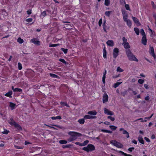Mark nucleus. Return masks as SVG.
Returning <instances> with one entry per match:
<instances>
[{
    "label": "nucleus",
    "mask_w": 156,
    "mask_h": 156,
    "mask_svg": "<svg viewBox=\"0 0 156 156\" xmlns=\"http://www.w3.org/2000/svg\"><path fill=\"white\" fill-rule=\"evenodd\" d=\"M68 134L71 136L70 138L68 139L69 141H72L75 140L77 138V137L82 136L81 133L74 131H70L68 132Z\"/></svg>",
    "instance_id": "f257e3e1"
},
{
    "label": "nucleus",
    "mask_w": 156,
    "mask_h": 156,
    "mask_svg": "<svg viewBox=\"0 0 156 156\" xmlns=\"http://www.w3.org/2000/svg\"><path fill=\"white\" fill-rule=\"evenodd\" d=\"M126 55L129 60L134 61L137 62H138V60L137 59L129 49H128L126 50Z\"/></svg>",
    "instance_id": "f03ea898"
},
{
    "label": "nucleus",
    "mask_w": 156,
    "mask_h": 156,
    "mask_svg": "<svg viewBox=\"0 0 156 156\" xmlns=\"http://www.w3.org/2000/svg\"><path fill=\"white\" fill-rule=\"evenodd\" d=\"M94 146L91 144L88 145L87 147H85L82 148V150L88 152L89 151H91L95 150Z\"/></svg>",
    "instance_id": "7ed1b4c3"
},
{
    "label": "nucleus",
    "mask_w": 156,
    "mask_h": 156,
    "mask_svg": "<svg viewBox=\"0 0 156 156\" xmlns=\"http://www.w3.org/2000/svg\"><path fill=\"white\" fill-rule=\"evenodd\" d=\"M110 143L114 146H116L118 148H122L123 145L120 143L118 142L115 140H111L110 141Z\"/></svg>",
    "instance_id": "20e7f679"
},
{
    "label": "nucleus",
    "mask_w": 156,
    "mask_h": 156,
    "mask_svg": "<svg viewBox=\"0 0 156 156\" xmlns=\"http://www.w3.org/2000/svg\"><path fill=\"white\" fill-rule=\"evenodd\" d=\"M119 52V49L117 48H115L113 50V57L115 59L118 55Z\"/></svg>",
    "instance_id": "39448f33"
},
{
    "label": "nucleus",
    "mask_w": 156,
    "mask_h": 156,
    "mask_svg": "<svg viewBox=\"0 0 156 156\" xmlns=\"http://www.w3.org/2000/svg\"><path fill=\"white\" fill-rule=\"evenodd\" d=\"M149 52L150 54L153 57L154 59L156 58V55L154 54V50L153 47H150Z\"/></svg>",
    "instance_id": "423d86ee"
},
{
    "label": "nucleus",
    "mask_w": 156,
    "mask_h": 156,
    "mask_svg": "<svg viewBox=\"0 0 156 156\" xmlns=\"http://www.w3.org/2000/svg\"><path fill=\"white\" fill-rule=\"evenodd\" d=\"M104 109V113L105 114L110 115H114V113L113 112L109 111L108 109L105 108Z\"/></svg>",
    "instance_id": "0eeeda50"
},
{
    "label": "nucleus",
    "mask_w": 156,
    "mask_h": 156,
    "mask_svg": "<svg viewBox=\"0 0 156 156\" xmlns=\"http://www.w3.org/2000/svg\"><path fill=\"white\" fill-rule=\"evenodd\" d=\"M108 95L106 93L104 94L103 96V98L102 100L103 103H105L106 102H107L108 101Z\"/></svg>",
    "instance_id": "6e6552de"
},
{
    "label": "nucleus",
    "mask_w": 156,
    "mask_h": 156,
    "mask_svg": "<svg viewBox=\"0 0 156 156\" xmlns=\"http://www.w3.org/2000/svg\"><path fill=\"white\" fill-rule=\"evenodd\" d=\"M132 18L134 23L137 25V26H140V24L137 19L135 17L132 16Z\"/></svg>",
    "instance_id": "1a4fd4ad"
},
{
    "label": "nucleus",
    "mask_w": 156,
    "mask_h": 156,
    "mask_svg": "<svg viewBox=\"0 0 156 156\" xmlns=\"http://www.w3.org/2000/svg\"><path fill=\"white\" fill-rule=\"evenodd\" d=\"M31 41L34 44L38 45L40 44V43L39 41L37 40L36 38H33L31 40Z\"/></svg>",
    "instance_id": "9d476101"
},
{
    "label": "nucleus",
    "mask_w": 156,
    "mask_h": 156,
    "mask_svg": "<svg viewBox=\"0 0 156 156\" xmlns=\"http://www.w3.org/2000/svg\"><path fill=\"white\" fill-rule=\"evenodd\" d=\"M119 130L120 131H123V134H126V136L127 138H128L129 137V133L126 130H124L123 128H121L119 129Z\"/></svg>",
    "instance_id": "9b49d317"
},
{
    "label": "nucleus",
    "mask_w": 156,
    "mask_h": 156,
    "mask_svg": "<svg viewBox=\"0 0 156 156\" xmlns=\"http://www.w3.org/2000/svg\"><path fill=\"white\" fill-rule=\"evenodd\" d=\"M14 127L17 129V131H20L22 130V128L21 126L17 123H16V124L15 125Z\"/></svg>",
    "instance_id": "f8f14e48"
},
{
    "label": "nucleus",
    "mask_w": 156,
    "mask_h": 156,
    "mask_svg": "<svg viewBox=\"0 0 156 156\" xmlns=\"http://www.w3.org/2000/svg\"><path fill=\"white\" fill-rule=\"evenodd\" d=\"M138 141H139V142L141 144H144V141L142 137V136L141 135H139V136L138 137Z\"/></svg>",
    "instance_id": "ddd939ff"
},
{
    "label": "nucleus",
    "mask_w": 156,
    "mask_h": 156,
    "mask_svg": "<svg viewBox=\"0 0 156 156\" xmlns=\"http://www.w3.org/2000/svg\"><path fill=\"white\" fill-rule=\"evenodd\" d=\"M106 44L110 46H113L114 45V42L112 40H109L107 41Z\"/></svg>",
    "instance_id": "4468645a"
},
{
    "label": "nucleus",
    "mask_w": 156,
    "mask_h": 156,
    "mask_svg": "<svg viewBox=\"0 0 156 156\" xmlns=\"http://www.w3.org/2000/svg\"><path fill=\"white\" fill-rule=\"evenodd\" d=\"M142 43L144 45L147 44V39L145 36H143L142 39Z\"/></svg>",
    "instance_id": "2eb2a0df"
},
{
    "label": "nucleus",
    "mask_w": 156,
    "mask_h": 156,
    "mask_svg": "<svg viewBox=\"0 0 156 156\" xmlns=\"http://www.w3.org/2000/svg\"><path fill=\"white\" fill-rule=\"evenodd\" d=\"M9 123L11 126H15V125L16 124V122L14 120L13 118H11L10 121L9 120L8 122Z\"/></svg>",
    "instance_id": "dca6fc26"
},
{
    "label": "nucleus",
    "mask_w": 156,
    "mask_h": 156,
    "mask_svg": "<svg viewBox=\"0 0 156 156\" xmlns=\"http://www.w3.org/2000/svg\"><path fill=\"white\" fill-rule=\"evenodd\" d=\"M12 91H10L8 93H6L5 95L6 96L10 98H11L12 97V96L11 95L12 94Z\"/></svg>",
    "instance_id": "f3484780"
},
{
    "label": "nucleus",
    "mask_w": 156,
    "mask_h": 156,
    "mask_svg": "<svg viewBox=\"0 0 156 156\" xmlns=\"http://www.w3.org/2000/svg\"><path fill=\"white\" fill-rule=\"evenodd\" d=\"M103 57L104 58H107V56H106V54H107V52L106 50V48L105 47L103 49Z\"/></svg>",
    "instance_id": "a211bd4d"
},
{
    "label": "nucleus",
    "mask_w": 156,
    "mask_h": 156,
    "mask_svg": "<svg viewBox=\"0 0 156 156\" xmlns=\"http://www.w3.org/2000/svg\"><path fill=\"white\" fill-rule=\"evenodd\" d=\"M97 112L95 111H90L88 112L87 114L92 115H96Z\"/></svg>",
    "instance_id": "6ab92c4d"
},
{
    "label": "nucleus",
    "mask_w": 156,
    "mask_h": 156,
    "mask_svg": "<svg viewBox=\"0 0 156 156\" xmlns=\"http://www.w3.org/2000/svg\"><path fill=\"white\" fill-rule=\"evenodd\" d=\"M116 151L119 153H121L122 155H124V156H132V155L129 154H127L126 153L124 152H123L120 151Z\"/></svg>",
    "instance_id": "aec40b11"
},
{
    "label": "nucleus",
    "mask_w": 156,
    "mask_h": 156,
    "mask_svg": "<svg viewBox=\"0 0 156 156\" xmlns=\"http://www.w3.org/2000/svg\"><path fill=\"white\" fill-rule=\"evenodd\" d=\"M123 45L124 47L126 49H129L130 48V46L128 42H127V43L124 44Z\"/></svg>",
    "instance_id": "412c9836"
},
{
    "label": "nucleus",
    "mask_w": 156,
    "mask_h": 156,
    "mask_svg": "<svg viewBox=\"0 0 156 156\" xmlns=\"http://www.w3.org/2000/svg\"><path fill=\"white\" fill-rule=\"evenodd\" d=\"M73 146V145L72 144H68V145H63L62 146V147L63 148H70Z\"/></svg>",
    "instance_id": "4be33fe9"
},
{
    "label": "nucleus",
    "mask_w": 156,
    "mask_h": 156,
    "mask_svg": "<svg viewBox=\"0 0 156 156\" xmlns=\"http://www.w3.org/2000/svg\"><path fill=\"white\" fill-rule=\"evenodd\" d=\"M51 119L52 120L61 119H62V117L60 116H58L56 117L53 116L51 117Z\"/></svg>",
    "instance_id": "5701e85b"
},
{
    "label": "nucleus",
    "mask_w": 156,
    "mask_h": 156,
    "mask_svg": "<svg viewBox=\"0 0 156 156\" xmlns=\"http://www.w3.org/2000/svg\"><path fill=\"white\" fill-rule=\"evenodd\" d=\"M126 22L127 26L130 28L132 25L131 20H130L128 19L127 20H126Z\"/></svg>",
    "instance_id": "b1692460"
},
{
    "label": "nucleus",
    "mask_w": 156,
    "mask_h": 156,
    "mask_svg": "<svg viewBox=\"0 0 156 156\" xmlns=\"http://www.w3.org/2000/svg\"><path fill=\"white\" fill-rule=\"evenodd\" d=\"M78 122L81 124H83L85 122L84 119H79Z\"/></svg>",
    "instance_id": "393cba45"
},
{
    "label": "nucleus",
    "mask_w": 156,
    "mask_h": 156,
    "mask_svg": "<svg viewBox=\"0 0 156 156\" xmlns=\"http://www.w3.org/2000/svg\"><path fill=\"white\" fill-rule=\"evenodd\" d=\"M16 104L12 102H10L9 106L11 108V110H13L14 108V107L16 106Z\"/></svg>",
    "instance_id": "a878e982"
},
{
    "label": "nucleus",
    "mask_w": 156,
    "mask_h": 156,
    "mask_svg": "<svg viewBox=\"0 0 156 156\" xmlns=\"http://www.w3.org/2000/svg\"><path fill=\"white\" fill-rule=\"evenodd\" d=\"M122 82H116L114 84V88H116L118 87L122 83Z\"/></svg>",
    "instance_id": "bb28decb"
},
{
    "label": "nucleus",
    "mask_w": 156,
    "mask_h": 156,
    "mask_svg": "<svg viewBox=\"0 0 156 156\" xmlns=\"http://www.w3.org/2000/svg\"><path fill=\"white\" fill-rule=\"evenodd\" d=\"M134 30L137 35H139L140 33V31L139 29L137 27H135L134 28Z\"/></svg>",
    "instance_id": "cd10ccee"
},
{
    "label": "nucleus",
    "mask_w": 156,
    "mask_h": 156,
    "mask_svg": "<svg viewBox=\"0 0 156 156\" xmlns=\"http://www.w3.org/2000/svg\"><path fill=\"white\" fill-rule=\"evenodd\" d=\"M101 131L103 132L107 133H112V132L111 131L105 129H102L101 130Z\"/></svg>",
    "instance_id": "c85d7f7f"
},
{
    "label": "nucleus",
    "mask_w": 156,
    "mask_h": 156,
    "mask_svg": "<svg viewBox=\"0 0 156 156\" xmlns=\"http://www.w3.org/2000/svg\"><path fill=\"white\" fill-rule=\"evenodd\" d=\"M110 3V1L109 0H105V5L106 6H108Z\"/></svg>",
    "instance_id": "c756f323"
},
{
    "label": "nucleus",
    "mask_w": 156,
    "mask_h": 156,
    "mask_svg": "<svg viewBox=\"0 0 156 156\" xmlns=\"http://www.w3.org/2000/svg\"><path fill=\"white\" fill-rule=\"evenodd\" d=\"M50 75L51 77L53 78H57L59 77V76L58 75L50 73Z\"/></svg>",
    "instance_id": "7c9ffc66"
},
{
    "label": "nucleus",
    "mask_w": 156,
    "mask_h": 156,
    "mask_svg": "<svg viewBox=\"0 0 156 156\" xmlns=\"http://www.w3.org/2000/svg\"><path fill=\"white\" fill-rule=\"evenodd\" d=\"M46 15V12L45 11H43L42 12L40 15V17H41L43 18Z\"/></svg>",
    "instance_id": "2f4dec72"
},
{
    "label": "nucleus",
    "mask_w": 156,
    "mask_h": 156,
    "mask_svg": "<svg viewBox=\"0 0 156 156\" xmlns=\"http://www.w3.org/2000/svg\"><path fill=\"white\" fill-rule=\"evenodd\" d=\"M59 143L61 144H64L67 143V141L65 140H60L59 141Z\"/></svg>",
    "instance_id": "473e14b6"
},
{
    "label": "nucleus",
    "mask_w": 156,
    "mask_h": 156,
    "mask_svg": "<svg viewBox=\"0 0 156 156\" xmlns=\"http://www.w3.org/2000/svg\"><path fill=\"white\" fill-rule=\"evenodd\" d=\"M22 91V90L21 89L19 88H16L15 89V91L14 92H21Z\"/></svg>",
    "instance_id": "72a5a7b5"
},
{
    "label": "nucleus",
    "mask_w": 156,
    "mask_h": 156,
    "mask_svg": "<svg viewBox=\"0 0 156 156\" xmlns=\"http://www.w3.org/2000/svg\"><path fill=\"white\" fill-rule=\"evenodd\" d=\"M122 41H123V43H122V44H125L126 43H127V42H127V39H126L125 38V37H123L122 38Z\"/></svg>",
    "instance_id": "f704fd0d"
},
{
    "label": "nucleus",
    "mask_w": 156,
    "mask_h": 156,
    "mask_svg": "<svg viewBox=\"0 0 156 156\" xmlns=\"http://www.w3.org/2000/svg\"><path fill=\"white\" fill-rule=\"evenodd\" d=\"M59 45V44H49V46L50 47H55Z\"/></svg>",
    "instance_id": "c9c22d12"
},
{
    "label": "nucleus",
    "mask_w": 156,
    "mask_h": 156,
    "mask_svg": "<svg viewBox=\"0 0 156 156\" xmlns=\"http://www.w3.org/2000/svg\"><path fill=\"white\" fill-rule=\"evenodd\" d=\"M17 41L20 44H22L23 42V40L20 37H19L17 39Z\"/></svg>",
    "instance_id": "e433bc0d"
},
{
    "label": "nucleus",
    "mask_w": 156,
    "mask_h": 156,
    "mask_svg": "<svg viewBox=\"0 0 156 156\" xmlns=\"http://www.w3.org/2000/svg\"><path fill=\"white\" fill-rule=\"evenodd\" d=\"M116 71L117 72H122L123 71V69L120 68L119 67H118L117 68Z\"/></svg>",
    "instance_id": "4c0bfd02"
},
{
    "label": "nucleus",
    "mask_w": 156,
    "mask_h": 156,
    "mask_svg": "<svg viewBox=\"0 0 156 156\" xmlns=\"http://www.w3.org/2000/svg\"><path fill=\"white\" fill-rule=\"evenodd\" d=\"M109 127L113 130H115L117 128V127L113 125L110 126Z\"/></svg>",
    "instance_id": "58836bf2"
},
{
    "label": "nucleus",
    "mask_w": 156,
    "mask_h": 156,
    "mask_svg": "<svg viewBox=\"0 0 156 156\" xmlns=\"http://www.w3.org/2000/svg\"><path fill=\"white\" fill-rule=\"evenodd\" d=\"M60 104H61V105L62 106H66L67 107H69V106L66 103H65L63 102H60Z\"/></svg>",
    "instance_id": "ea45409f"
},
{
    "label": "nucleus",
    "mask_w": 156,
    "mask_h": 156,
    "mask_svg": "<svg viewBox=\"0 0 156 156\" xmlns=\"http://www.w3.org/2000/svg\"><path fill=\"white\" fill-rule=\"evenodd\" d=\"M140 32L141 34L143 36H145V33L144 32V30L143 29H141L140 30Z\"/></svg>",
    "instance_id": "a19ab883"
},
{
    "label": "nucleus",
    "mask_w": 156,
    "mask_h": 156,
    "mask_svg": "<svg viewBox=\"0 0 156 156\" xmlns=\"http://www.w3.org/2000/svg\"><path fill=\"white\" fill-rule=\"evenodd\" d=\"M89 141L87 140L84 141L83 143H82V146H84L87 145L89 143Z\"/></svg>",
    "instance_id": "79ce46f5"
},
{
    "label": "nucleus",
    "mask_w": 156,
    "mask_h": 156,
    "mask_svg": "<svg viewBox=\"0 0 156 156\" xmlns=\"http://www.w3.org/2000/svg\"><path fill=\"white\" fill-rule=\"evenodd\" d=\"M61 50L65 54H66L67 52L68 49H65L64 48H61Z\"/></svg>",
    "instance_id": "37998d69"
},
{
    "label": "nucleus",
    "mask_w": 156,
    "mask_h": 156,
    "mask_svg": "<svg viewBox=\"0 0 156 156\" xmlns=\"http://www.w3.org/2000/svg\"><path fill=\"white\" fill-rule=\"evenodd\" d=\"M18 67L19 70H21L22 68V64L20 62L18 63Z\"/></svg>",
    "instance_id": "c03bdc74"
},
{
    "label": "nucleus",
    "mask_w": 156,
    "mask_h": 156,
    "mask_svg": "<svg viewBox=\"0 0 156 156\" xmlns=\"http://www.w3.org/2000/svg\"><path fill=\"white\" fill-rule=\"evenodd\" d=\"M112 12V11H106L105 12V14L106 16L109 17L110 16V14Z\"/></svg>",
    "instance_id": "a18cd8bd"
},
{
    "label": "nucleus",
    "mask_w": 156,
    "mask_h": 156,
    "mask_svg": "<svg viewBox=\"0 0 156 156\" xmlns=\"http://www.w3.org/2000/svg\"><path fill=\"white\" fill-rule=\"evenodd\" d=\"M107 118L108 119H110L112 121H113L115 120V119L114 117H113L112 116H108L107 117Z\"/></svg>",
    "instance_id": "49530a36"
},
{
    "label": "nucleus",
    "mask_w": 156,
    "mask_h": 156,
    "mask_svg": "<svg viewBox=\"0 0 156 156\" xmlns=\"http://www.w3.org/2000/svg\"><path fill=\"white\" fill-rule=\"evenodd\" d=\"M125 7L126 9L127 10H129L130 11V9L129 5L128 4H125Z\"/></svg>",
    "instance_id": "de8ad7c7"
},
{
    "label": "nucleus",
    "mask_w": 156,
    "mask_h": 156,
    "mask_svg": "<svg viewBox=\"0 0 156 156\" xmlns=\"http://www.w3.org/2000/svg\"><path fill=\"white\" fill-rule=\"evenodd\" d=\"M138 82L139 83L142 84L144 82V80H143L139 79L138 80Z\"/></svg>",
    "instance_id": "09e8293b"
},
{
    "label": "nucleus",
    "mask_w": 156,
    "mask_h": 156,
    "mask_svg": "<svg viewBox=\"0 0 156 156\" xmlns=\"http://www.w3.org/2000/svg\"><path fill=\"white\" fill-rule=\"evenodd\" d=\"M127 93V92L126 90H125L123 92H121L122 95L124 97Z\"/></svg>",
    "instance_id": "8fccbe9b"
},
{
    "label": "nucleus",
    "mask_w": 156,
    "mask_h": 156,
    "mask_svg": "<svg viewBox=\"0 0 156 156\" xmlns=\"http://www.w3.org/2000/svg\"><path fill=\"white\" fill-rule=\"evenodd\" d=\"M59 61L65 64H66V62L63 59H59Z\"/></svg>",
    "instance_id": "3c124183"
},
{
    "label": "nucleus",
    "mask_w": 156,
    "mask_h": 156,
    "mask_svg": "<svg viewBox=\"0 0 156 156\" xmlns=\"http://www.w3.org/2000/svg\"><path fill=\"white\" fill-rule=\"evenodd\" d=\"M84 118L86 119H90V115H86L84 117Z\"/></svg>",
    "instance_id": "603ef678"
},
{
    "label": "nucleus",
    "mask_w": 156,
    "mask_h": 156,
    "mask_svg": "<svg viewBox=\"0 0 156 156\" xmlns=\"http://www.w3.org/2000/svg\"><path fill=\"white\" fill-rule=\"evenodd\" d=\"M33 20V19L32 18H29L27 19L26 20V21L27 22L30 23Z\"/></svg>",
    "instance_id": "864d4df0"
},
{
    "label": "nucleus",
    "mask_w": 156,
    "mask_h": 156,
    "mask_svg": "<svg viewBox=\"0 0 156 156\" xmlns=\"http://www.w3.org/2000/svg\"><path fill=\"white\" fill-rule=\"evenodd\" d=\"M102 22V19H100L98 22V24L100 27H101Z\"/></svg>",
    "instance_id": "5fc2aeb1"
},
{
    "label": "nucleus",
    "mask_w": 156,
    "mask_h": 156,
    "mask_svg": "<svg viewBox=\"0 0 156 156\" xmlns=\"http://www.w3.org/2000/svg\"><path fill=\"white\" fill-rule=\"evenodd\" d=\"M127 15H125V16H123V20L125 22H126V20H127Z\"/></svg>",
    "instance_id": "6e6d98bb"
},
{
    "label": "nucleus",
    "mask_w": 156,
    "mask_h": 156,
    "mask_svg": "<svg viewBox=\"0 0 156 156\" xmlns=\"http://www.w3.org/2000/svg\"><path fill=\"white\" fill-rule=\"evenodd\" d=\"M151 32V37H152L153 36H154L155 35V33L154 31H152V32Z\"/></svg>",
    "instance_id": "4d7b16f0"
},
{
    "label": "nucleus",
    "mask_w": 156,
    "mask_h": 156,
    "mask_svg": "<svg viewBox=\"0 0 156 156\" xmlns=\"http://www.w3.org/2000/svg\"><path fill=\"white\" fill-rule=\"evenodd\" d=\"M75 144L76 145H79L80 146H82V143H80V142H76L75 143Z\"/></svg>",
    "instance_id": "13d9d810"
},
{
    "label": "nucleus",
    "mask_w": 156,
    "mask_h": 156,
    "mask_svg": "<svg viewBox=\"0 0 156 156\" xmlns=\"http://www.w3.org/2000/svg\"><path fill=\"white\" fill-rule=\"evenodd\" d=\"M144 139L148 142H150L151 141L149 139L146 137H144Z\"/></svg>",
    "instance_id": "bf43d9fd"
},
{
    "label": "nucleus",
    "mask_w": 156,
    "mask_h": 156,
    "mask_svg": "<svg viewBox=\"0 0 156 156\" xmlns=\"http://www.w3.org/2000/svg\"><path fill=\"white\" fill-rule=\"evenodd\" d=\"M9 132V131L7 130H5L3 132H2V133L4 134H8V133Z\"/></svg>",
    "instance_id": "052dcab7"
},
{
    "label": "nucleus",
    "mask_w": 156,
    "mask_h": 156,
    "mask_svg": "<svg viewBox=\"0 0 156 156\" xmlns=\"http://www.w3.org/2000/svg\"><path fill=\"white\" fill-rule=\"evenodd\" d=\"M134 148L133 147H130L128 149V151H129L132 152V151L133 150H134Z\"/></svg>",
    "instance_id": "680f3d73"
},
{
    "label": "nucleus",
    "mask_w": 156,
    "mask_h": 156,
    "mask_svg": "<svg viewBox=\"0 0 156 156\" xmlns=\"http://www.w3.org/2000/svg\"><path fill=\"white\" fill-rule=\"evenodd\" d=\"M120 75V74H119L118 75H115L113 76H112V77L113 78H116L117 77H119Z\"/></svg>",
    "instance_id": "e2e57ef3"
},
{
    "label": "nucleus",
    "mask_w": 156,
    "mask_h": 156,
    "mask_svg": "<svg viewBox=\"0 0 156 156\" xmlns=\"http://www.w3.org/2000/svg\"><path fill=\"white\" fill-rule=\"evenodd\" d=\"M27 13L28 15H30L31 13V10L29 9L27 11Z\"/></svg>",
    "instance_id": "0e129e2a"
},
{
    "label": "nucleus",
    "mask_w": 156,
    "mask_h": 156,
    "mask_svg": "<svg viewBox=\"0 0 156 156\" xmlns=\"http://www.w3.org/2000/svg\"><path fill=\"white\" fill-rule=\"evenodd\" d=\"M52 125L54 126H56L59 129H62V127L61 126H59V125Z\"/></svg>",
    "instance_id": "69168bd1"
},
{
    "label": "nucleus",
    "mask_w": 156,
    "mask_h": 156,
    "mask_svg": "<svg viewBox=\"0 0 156 156\" xmlns=\"http://www.w3.org/2000/svg\"><path fill=\"white\" fill-rule=\"evenodd\" d=\"M144 87L146 89H149V87L148 85L147 84H144Z\"/></svg>",
    "instance_id": "338daca9"
},
{
    "label": "nucleus",
    "mask_w": 156,
    "mask_h": 156,
    "mask_svg": "<svg viewBox=\"0 0 156 156\" xmlns=\"http://www.w3.org/2000/svg\"><path fill=\"white\" fill-rule=\"evenodd\" d=\"M15 147L17 149H21L23 148L22 147H19V146H15Z\"/></svg>",
    "instance_id": "774afa93"
}]
</instances>
